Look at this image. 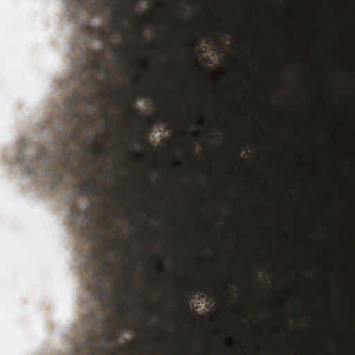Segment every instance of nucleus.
<instances>
[{"mask_svg":"<svg viewBox=\"0 0 355 355\" xmlns=\"http://www.w3.org/2000/svg\"><path fill=\"white\" fill-rule=\"evenodd\" d=\"M90 318H91L90 319L92 321V322L95 323L96 322V316H95L94 313H91Z\"/></svg>","mask_w":355,"mask_h":355,"instance_id":"obj_17","label":"nucleus"},{"mask_svg":"<svg viewBox=\"0 0 355 355\" xmlns=\"http://www.w3.org/2000/svg\"><path fill=\"white\" fill-rule=\"evenodd\" d=\"M99 187L100 184L96 179L89 178L84 182L82 191L93 196H98L101 195Z\"/></svg>","mask_w":355,"mask_h":355,"instance_id":"obj_3","label":"nucleus"},{"mask_svg":"<svg viewBox=\"0 0 355 355\" xmlns=\"http://www.w3.org/2000/svg\"><path fill=\"white\" fill-rule=\"evenodd\" d=\"M159 120L164 123H171V119L164 115L159 116Z\"/></svg>","mask_w":355,"mask_h":355,"instance_id":"obj_12","label":"nucleus"},{"mask_svg":"<svg viewBox=\"0 0 355 355\" xmlns=\"http://www.w3.org/2000/svg\"><path fill=\"white\" fill-rule=\"evenodd\" d=\"M94 326H95V324H92V327H94Z\"/></svg>","mask_w":355,"mask_h":355,"instance_id":"obj_38","label":"nucleus"},{"mask_svg":"<svg viewBox=\"0 0 355 355\" xmlns=\"http://www.w3.org/2000/svg\"><path fill=\"white\" fill-rule=\"evenodd\" d=\"M87 1V0H71L69 5V9H74V13H73V16L76 12H79L86 9Z\"/></svg>","mask_w":355,"mask_h":355,"instance_id":"obj_5","label":"nucleus"},{"mask_svg":"<svg viewBox=\"0 0 355 355\" xmlns=\"http://www.w3.org/2000/svg\"><path fill=\"white\" fill-rule=\"evenodd\" d=\"M91 65L93 69L101 70L102 69L101 62L98 58H94L91 60Z\"/></svg>","mask_w":355,"mask_h":355,"instance_id":"obj_10","label":"nucleus"},{"mask_svg":"<svg viewBox=\"0 0 355 355\" xmlns=\"http://www.w3.org/2000/svg\"><path fill=\"white\" fill-rule=\"evenodd\" d=\"M87 153L92 154L94 157H96L98 155V152L93 148H88Z\"/></svg>","mask_w":355,"mask_h":355,"instance_id":"obj_14","label":"nucleus"},{"mask_svg":"<svg viewBox=\"0 0 355 355\" xmlns=\"http://www.w3.org/2000/svg\"><path fill=\"white\" fill-rule=\"evenodd\" d=\"M109 1H110V2H111V1H112V0H109Z\"/></svg>","mask_w":355,"mask_h":355,"instance_id":"obj_39","label":"nucleus"},{"mask_svg":"<svg viewBox=\"0 0 355 355\" xmlns=\"http://www.w3.org/2000/svg\"><path fill=\"white\" fill-rule=\"evenodd\" d=\"M73 97H74V105L69 104L68 105V109L70 112L72 118L75 119L78 121V130H75L70 135V139L72 143H76L80 137V123L82 122V116L80 112L75 110L74 105L78 102L79 101L83 99L85 101L88 100L89 102L92 103L93 100L91 97H86L83 95L78 93L76 91H74L73 92Z\"/></svg>","mask_w":355,"mask_h":355,"instance_id":"obj_1","label":"nucleus"},{"mask_svg":"<svg viewBox=\"0 0 355 355\" xmlns=\"http://www.w3.org/2000/svg\"><path fill=\"white\" fill-rule=\"evenodd\" d=\"M153 121H150L149 125H148L149 129H150L153 127Z\"/></svg>","mask_w":355,"mask_h":355,"instance_id":"obj_24","label":"nucleus"},{"mask_svg":"<svg viewBox=\"0 0 355 355\" xmlns=\"http://www.w3.org/2000/svg\"><path fill=\"white\" fill-rule=\"evenodd\" d=\"M124 324H125V328H126V329H128L129 326H128V323H127L126 320H124Z\"/></svg>","mask_w":355,"mask_h":355,"instance_id":"obj_27","label":"nucleus"},{"mask_svg":"<svg viewBox=\"0 0 355 355\" xmlns=\"http://www.w3.org/2000/svg\"><path fill=\"white\" fill-rule=\"evenodd\" d=\"M107 227H108L109 228H111V227H112V224H111L110 223H108V225H107Z\"/></svg>","mask_w":355,"mask_h":355,"instance_id":"obj_29","label":"nucleus"},{"mask_svg":"<svg viewBox=\"0 0 355 355\" xmlns=\"http://www.w3.org/2000/svg\"><path fill=\"white\" fill-rule=\"evenodd\" d=\"M88 288H89V290H92V288H90V285H89V286H88Z\"/></svg>","mask_w":355,"mask_h":355,"instance_id":"obj_37","label":"nucleus"},{"mask_svg":"<svg viewBox=\"0 0 355 355\" xmlns=\"http://www.w3.org/2000/svg\"><path fill=\"white\" fill-rule=\"evenodd\" d=\"M72 215L74 220H78L79 216H83L85 218H89V214L85 210L79 209L77 206L74 205L72 208Z\"/></svg>","mask_w":355,"mask_h":355,"instance_id":"obj_7","label":"nucleus"},{"mask_svg":"<svg viewBox=\"0 0 355 355\" xmlns=\"http://www.w3.org/2000/svg\"><path fill=\"white\" fill-rule=\"evenodd\" d=\"M199 288L203 291V292H205L207 293H211V290L209 287H208L206 284H200L199 285Z\"/></svg>","mask_w":355,"mask_h":355,"instance_id":"obj_11","label":"nucleus"},{"mask_svg":"<svg viewBox=\"0 0 355 355\" xmlns=\"http://www.w3.org/2000/svg\"><path fill=\"white\" fill-rule=\"evenodd\" d=\"M194 62H195V63H196V64H199L198 60V56H197V55H196L194 56Z\"/></svg>","mask_w":355,"mask_h":355,"instance_id":"obj_21","label":"nucleus"},{"mask_svg":"<svg viewBox=\"0 0 355 355\" xmlns=\"http://www.w3.org/2000/svg\"><path fill=\"white\" fill-rule=\"evenodd\" d=\"M103 169L101 168L100 169V172H101V173H102V172H103Z\"/></svg>","mask_w":355,"mask_h":355,"instance_id":"obj_35","label":"nucleus"},{"mask_svg":"<svg viewBox=\"0 0 355 355\" xmlns=\"http://www.w3.org/2000/svg\"><path fill=\"white\" fill-rule=\"evenodd\" d=\"M130 115L132 118L135 120L141 121L142 118L140 115L139 111L137 110L135 107L131 105L130 110Z\"/></svg>","mask_w":355,"mask_h":355,"instance_id":"obj_9","label":"nucleus"},{"mask_svg":"<svg viewBox=\"0 0 355 355\" xmlns=\"http://www.w3.org/2000/svg\"><path fill=\"white\" fill-rule=\"evenodd\" d=\"M104 265H105V266H108V263H106V262H105V263H104Z\"/></svg>","mask_w":355,"mask_h":355,"instance_id":"obj_32","label":"nucleus"},{"mask_svg":"<svg viewBox=\"0 0 355 355\" xmlns=\"http://www.w3.org/2000/svg\"><path fill=\"white\" fill-rule=\"evenodd\" d=\"M113 248H116L117 247H116V245L114 244V245H113Z\"/></svg>","mask_w":355,"mask_h":355,"instance_id":"obj_34","label":"nucleus"},{"mask_svg":"<svg viewBox=\"0 0 355 355\" xmlns=\"http://www.w3.org/2000/svg\"><path fill=\"white\" fill-rule=\"evenodd\" d=\"M144 96L145 97H148V94H145Z\"/></svg>","mask_w":355,"mask_h":355,"instance_id":"obj_31","label":"nucleus"},{"mask_svg":"<svg viewBox=\"0 0 355 355\" xmlns=\"http://www.w3.org/2000/svg\"><path fill=\"white\" fill-rule=\"evenodd\" d=\"M103 189L106 191V192H108V190L105 187H103Z\"/></svg>","mask_w":355,"mask_h":355,"instance_id":"obj_30","label":"nucleus"},{"mask_svg":"<svg viewBox=\"0 0 355 355\" xmlns=\"http://www.w3.org/2000/svg\"><path fill=\"white\" fill-rule=\"evenodd\" d=\"M101 153L104 154L105 156L108 155V150H107L106 149H102Z\"/></svg>","mask_w":355,"mask_h":355,"instance_id":"obj_20","label":"nucleus"},{"mask_svg":"<svg viewBox=\"0 0 355 355\" xmlns=\"http://www.w3.org/2000/svg\"><path fill=\"white\" fill-rule=\"evenodd\" d=\"M148 141V137H145V142H147Z\"/></svg>","mask_w":355,"mask_h":355,"instance_id":"obj_33","label":"nucleus"},{"mask_svg":"<svg viewBox=\"0 0 355 355\" xmlns=\"http://www.w3.org/2000/svg\"><path fill=\"white\" fill-rule=\"evenodd\" d=\"M121 351H122V349H121L119 350V353H121ZM112 354H113V355H119V352H114Z\"/></svg>","mask_w":355,"mask_h":355,"instance_id":"obj_26","label":"nucleus"},{"mask_svg":"<svg viewBox=\"0 0 355 355\" xmlns=\"http://www.w3.org/2000/svg\"><path fill=\"white\" fill-rule=\"evenodd\" d=\"M89 68H90V66L89 65V64L87 63H85L83 65V71H89Z\"/></svg>","mask_w":355,"mask_h":355,"instance_id":"obj_16","label":"nucleus"},{"mask_svg":"<svg viewBox=\"0 0 355 355\" xmlns=\"http://www.w3.org/2000/svg\"><path fill=\"white\" fill-rule=\"evenodd\" d=\"M129 141H130V144H134V142H135V139H134L133 138H130V139H129Z\"/></svg>","mask_w":355,"mask_h":355,"instance_id":"obj_25","label":"nucleus"},{"mask_svg":"<svg viewBox=\"0 0 355 355\" xmlns=\"http://www.w3.org/2000/svg\"><path fill=\"white\" fill-rule=\"evenodd\" d=\"M125 212H126V216H127L128 217H130V216H132V211L131 209H128V210H127Z\"/></svg>","mask_w":355,"mask_h":355,"instance_id":"obj_19","label":"nucleus"},{"mask_svg":"<svg viewBox=\"0 0 355 355\" xmlns=\"http://www.w3.org/2000/svg\"><path fill=\"white\" fill-rule=\"evenodd\" d=\"M225 291L228 290V288L227 286L225 287Z\"/></svg>","mask_w":355,"mask_h":355,"instance_id":"obj_36","label":"nucleus"},{"mask_svg":"<svg viewBox=\"0 0 355 355\" xmlns=\"http://www.w3.org/2000/svg\"><path fill=\"white\" fill-rule=\"evenodd\" d=\"M123 14L125 15V16H122L121 15V13H119V14H116L114 15V21L113 22L115 24V28L116 29H118L119 28V26L117 25V23L119 21H128V17L127 16L128 15H134V9L132 8H130L128 9V10H125L123 12Z\"/></svg>","mask_w":355,"mask_h":355,"instance_id":"obj_6","label":"nucleus"},{"mask_svg":"<svg viewBox=\"0 0 355 355\" xmlns=\"http://www.w3.org/2000/svg\"><path fill=\"white\" fill-rule=\"evenodd\" d=\"M114 323V320L110 318L106 317L103 319V324L107 330V338L110 341H114L117 338L116 334L112 331Z\"/></svg>","mask_w":355,"mask_h":355,"instance_id":"obj_4","label":"nucleus"},{"mask_svg":"<svg viewBox=\"0 0 355 355\" xmlns=\"http://www.w3.org/2000/svg\"><path fill=\"white\" fill-rule=\"evenodd\" d=\"M185 308H186L187 311H189L190 309V307L188 304H185Z\"/></svg>","mask_w":355,"mask_h":355,"instance_id":"obj_28","label":"nucleus"},{"mask_svg":"<svg viewBox=\"0 0 355 355\" xmlns=\"http://www.w3.org/2000/svg\"><path fill=\"white\" fill-rule=\"evenodd\" d=\"M157 267H158L159 270L163 271L165 270V266L163 264L159 263V264H158Z\"/></svg>","mask_w":355,"mask_h":355,"instance_id":"obj_18","label":"nucleus"},{"mask_svg":"<svg viewBox=\"0 0 355 355\" xmlns=\"http://www.w3.org/2000/svg\"><path fill=\"white\" fill-rule=\"evenodd\" d=\"M93 5L94 7H96L98 10H101V8H102V6H101V3L99 2V1H98V0L94 1Z\"/></svg>","mask_w":355,"mask_h":355,"instance_id":"obj_15","label":"nucleus"},{"mask_svg":"<svg viewBox=\"0 0 355 355\" xmlns=\"http://www.w3.org/2000/svg\"><path fill=\"white\" fill-rule=\"evenodd\" d=\"M92 274H93L94 277L97 281V287L101 288L104 284L103 272H96V269L94 266H92Z\"/></svg>","mask_w":355,"mask_h":355,"instance_id":"obj_8","label":"nucleus"},{"mask_svg":"<svg viewBox=\"0 0 355 355\" xmlns=\"http://www.w3.org/2000/svg\"><path fill=\"white\" fill-rule=\"evenodd\" d=\"M60 144L62 146L57 155V162L65 168L71 167L74 164L76 155L69 148L67 141L61 139Z\"/></svg>","mask_w":355,"mask_h":355,"instance_id":"obj_2","label":"nucleus"},{"mask_svg":"<svg viewBox=\"0 0 355 355\" xmlns=\"http://www.w3.org/2000/svg\"><path fill=\"white\" fill-rule=\"evenodd\" d=\"M129 270H130V272H129L128 276L127 277V282L129 284H131L133 282V275H132V269L130 268Z\"/></svg>","mask_w":355,"mask_h":355,"instance_id":"obj_13","label":"nucleus"},{"mask_svg":"<svg viewBox=\"0 0 355 355\" xmlns=\"http://www.w3.org/2000/svg\"><path fill=\"white\" fill-rule=\"evenodd\" d=\"M98 31L99 33H101L102 35L104 33L103 30L102 28H98Z\"/></svg>","mask_w":355,"mask_h":355,"instance_id":"obj_23","label":"nucleus"},{"mask_svg":"<svg viewBox=\"0 0 355 355\" xmlns=\"http://www.w3.org/2000/svg\"><path fill=\"white\" fill-rule=\"evenodd\" d=\"M101 96L105 98L107 96V93L105 92H101Z\"/></svg>","mask_w":355,"mask_h":355,"instance_id":"obj_22","label":"nucleus"}]
</instances>
